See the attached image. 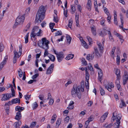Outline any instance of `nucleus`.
Masks as SVG:
<instances>
[{
    "label": "nucleus",
    "instance_id": "1",
    "mask_svg": "<svg viewBox=\"0 0 128 128\" xmlns=\"http://www.w3.org/2000/svg\"><path fill=\"white\" fill-rule=\"evenodd\" d=\"M46 11V10L44 6H41L40 7L36 15L35 21V23L40 22L44 19Z\"/></svg>",
    "mask_w": 128,
    "mask_h": 128
},
{
    "label": "nucleus",
    "instance_id": "2",
    "mask_svg": "<svg viewBox=\"0 0 128 128\" xmlns=\"http://www.w3.org/2000/svg\"><path fill=\"white\" fill-rule=\"evenodd\" d=\"M71 95L72 96L76 98L77 96L80 99L81 97V95L80 92V87L77 86L76 85H74L71 90Z\"/></svg>",
    "mask_w": 128,
    "mask_h": 128
},
{
    "label": "nucleus",
    "instance_id": "3",
    "mask_svg": "<svg viewBox=\"0 0 128 128\" xmlns=\"http://www.w3.org/2000/svg\"><path fill=\"white\" fill-rule=\"evenodd\" d=\"M97 44L98 46L100 52H99L98 48L95 47L94 48V52L96 57L97 58H100L102 55L101 54L103 52V47L100 43L98 42H97Z\"/></svg>",
    "mask_w": 128,
    "mask_h": 128
},
{
    "label": "nucleus",
    "instance_id": "4",
    "mask_svg": "<svg viewBox=\"0 0 128 128\" xmlns=\"http://www.w3.org/2000/svg\"><path fill=\"white\" fill-rule=\"evenodd\" d=\"M42 42L41 41H40L38 42V44L40 47L44 49H48L49 48L48 44L49 43V42L47 40L46 38H44L42 39Z\"/></svg>",
    "mask_w": 128,
    "mask_h": 128
},
{
    "label": "nucleus",
    "instance_id": "5",
    "mask_svg": "<svg viewBox=\"0 0 128 128\" xmlns=\"http://www.w3.org/2000/svg\"><path fill=\"white\" fill-rule=\"evenodd\" d=\"M117 112H115L113 114V116L112 117V120L114 121L116 120V122L115 123V124H116V128H118L119 127L120 125V120L121 118L120 116H117Z\"/></svg>",
    "mask_w": 128,
    "mask_h": 128
},
{
    "label": "nucleus",
    "instance_id": "6",
    "mask_svg": "<svg viewBox=\"0 0 128 128\" xmlns=\"http://www.w3.org/2000/svg\"><path fill=\"white\" fill-rule=\"evenodd\" d=\"M25 16V14H23L22 16H19L16 20V22L14 25L17 26L18 24H22L24 20Z\"/></svg>",
    "mask_w": 128,
    "mask_h": 128
},
{
    "label": "nucleus",
    "instance_id": "7",
    "mask_svg": "<svg viewBox=\"0 0 128 128\" xmlns=\"http://www.w3.org/2000/svg\"><path fill=\"white\" fill-rule=\"evenodd\" d=\"M40 30L39 27L38 26L34 27L32 30V31L31 33V37L34 38L36 36V34Z\"/></svg>",
    "mask_w": 128,
    "mask_h": 128
},
{
    "label": "nucleus",
    "instance_id": "8",
    "mask_svg": "<svg viewBox=\"0 0 128 128\" xmlns=\"http://www.w3.org/2000/svg\"><path fill=\"white\" fill-rule=\"evenodd\" d=\"M3 96L2 97L1 100L2 101H6L9 100L10 98H12V94L10 93H7L3 94Z\"/></svg>",
    "mask_w": 128,
    "mask_h": 128
},
{
    "label": "nucleus",
    "instance_id": "9",
    "mask_svg": "<svg viewBox=\"0 0 128 128\" xmlns=\"http://www.w3.org/2000/svg\"><path fill=\"white\" fill-rule=\"evenodd\" d=\"M120 70L118 69H116L115 70V74L117 76V79L116 83L119 82L120 79V78L121 76L120 74Z\"/></svg>",
    "mask_w": 128,
    "mask_h": 128
},
{
    "label": "nucleus",
    "instance_id": "10",
    "mask_svg": "<svg viewBox=\"0 0 128 128\" xmlns=\"http://www.w3.org/2000/svg\"><path fill=\"white\" fill-rule=\"evenodd\" d=\"M19 52L20 53V54L19 55V54H18V53L17 52H16L15 50L14 52V57H16L17 58V56H18V58H19L20 56L22 54V45L21 44L20 46H19Z\"/></svg>",
    "mask_w": 128,
    "mask_h": 128
},
{
    "label": "nucleus",
    "instance_id": "11",
    "mask_svg": "<svg viewBox=\"0 0 128 128\" xmlns=\"http://www.w3.org/2000/svg\"><path fill=\"white\" fill-rule=\"evenodd\" d=\"M54 67V64H51L48 68L46 72V74H50L52 73V72Z\"/></svg>",
    "mask_w": 128,
    "mask_h": 128
},
{
    "label": "nucleus",
    "instance_id": "12",
    "mask_svg": "<svg viewBox=\"0 0 128 128\" xmlns=\"http://www.w3.org/2000/svg\"><path fill=\"white\" fill-rule=\"evenodd\" d=\"M56 57L58 62H61L64 58L63 53L62 52L59 53L56 56Z\"/></svg>",
    "mask_w": 128,
    "mask_h": 128
},
{
    "label": "nucleus",
    "instance_id": "13",
    "mask_svg": "<svg viewBox=\"0 0 128 128\" xmlns=\"http://www.w3.org/2000/svg\"><path fill=\"white\" fill-rule=\"evenodd\" d=\"M8 55H6L5 56L4 60L0 64V70H2L4 66L6 64V61L8 60Z\"/></svg>",
    "mask_w": 128,
    "mask_h": 128
},
{
    "label": "nucleus",
    "instance_id": "14",
    "mask_svg": "<svg viewBox=\"0 0 128 128\" xmlns=\"http://www.w3.org/2000/svg\"><path fill=\"white\" fill-rule=\"evenodd\" d=\"M8 55H6L5 56L4 60L0 64V70H2L4 66L6 64V61L8 60Z\"/></svg>",
    "mask_w": 128,
    "mask_h": 128
},
{
    "label": "nucleus",
    "instance_id": "15",
    "mask_svg": "<svg viewBox=\"0 0 128 128\" xmlns=\"http://www.w3.org/2000/svg\"><path fill=\"white\" fill-rule=\"evenodd\" d=\"M108 113L106 112L104 113L100 118V121L101 122H103L106 119V118L107 116Z\"/></svg>",
    "mask_w": 128,
    "mask_h": 128
},
{
    "label": "nucleus",
    "instance_id": "16",
    "mask_svg": "<svg viewBox=\"0 0 128 128\" xmlns=\"http://www.w3.org/2000/svg\"><path fill=\"white\" fill-rule=\"evenodd\" d=\"M87 8L89 11H90L92 8V3L91 0H88V2L87 4Z\"/></svg>",
    "mask_w": 128,
    "mask_h": 128
},
{
    "label": "nucleus",
    "instance_id": "17",
    "mask_svg": "<svg viewBox=\"0 0 128 128\" xmlns=\"http://www.w3.org/2000/svg\"><path fill=\"white\" fill-rule=\"evenodd\" d=\"M90 28L91 29V32L94 36H96V34L95 26L94 25L91 26Z\"/></svg>",
    "mask_w": 128,
    "mask_h": 128
},
{
    "label": "nucleus",
    "instance_id": "18",
    "mask_svg": "<svg viewBox=\"0 0 128 128\" xmlns=\"http://www.w3.org/2000/svg\"><path fill=\"white\" fill-rule=\"evenodd\" d=\"M22 118V115L21 112H18L16 113L15 118L16 120H19Z\"/></svg>",
    "mask_w": 128,
    "mask_h": 128
},
{
    "label": "nucleus",
    "instance_id": "19",
    "mask_svg": "<svg viewBox=\"0 0 128 128\" xmlns=\"http://www.w3.org/2000/svg\"><path fill=\"white\" fill-rule=\"evenodd\" d=\"M114 24L116 25H118V22L116 18H117V14H116V12L114 10Z\"/></svg>",
    "mask_w": 128,
    "mask_h": 128
},
{
    "label": "nucleus",
    "instance_id": "20",
    "mask_svg": "<svg viewBox=\"0 0 128 128\" xmlns=\"http://www.w3.org/2000/svg\"><path fill=\"white\" fill-rule=\"evenodd\" d=\"M74 104V102L72 100H71L68 106L67 107V108L68 110H71L74 107L73 104Z\"/></svg>",
    "mask_w": 128,
    "mask_h": 128
},
{
    "label": "nucleus",
    "instance_id": "21",
    "mask_svg": "<svg viewBox=\"0 0 128 128\" xmlns=\"http://www.w3.org/2000/svg\"><path fill=\"white\" fill-rule=\"evenodd\" d=\"M12 104H15L17 103H20V100L18 98H16L13 99L11 101Z\"/></svg>",
    "mask_w": 128,
    "mask_h": 128
},
{
    "label": "nucleus",
    "instance_id": "22",
    "mask_svg": "<svg viewBox=\"0 0 128 128\" xmlns=\"http://www.w3.org/2000/svg\"><path fill=\"white\" fill-rule=\"evenodd\" d=\"M120 16L121 22V27L122 29H123V26L124 24V18L123 17V15L121 14H120Z\"/></svg>",
    "mask_w": 128,
    "mask_h": 128
},
{
    "label": "nucleus",
    "instance_id": "23",
    "mask_svg": "<svg viewBox=\"0 0 128 128\" xmlns=\"http://www.w3.org/2000/svg\"><path fill=\"white\" fill-rule=\"evenodd\" d=\"M16 111H18L20 112L23 110L24 108L20 107V106H17L16 107Z\"/></svg>",
    "mask_w": 128,
    "mask_h": 128
},
{
    "label": "nucleus",
    "instance_id": "24",
    "mask_svg": "<svg viewBox=\"0 0 128 128\" xmlns=\"http://www.w3.org/2000/svg\"><path fill=\"white\" fill-rule=\"evenodd\" d=\"M21 124L22 122L20 121H19L18 122H16L14 123V124H15L14 126L15 128H17L18 127L21 125Z\"/></svg>",
    "mask_w": 128,
    "mask_h": 128
},
{
    "label": "nucleus",
    "instance_id": "25",
    "mask_svg": "<svg viewBox=\"0 0 128 128\" xmlns=\"http://www.w3.org/2000/svg\"><path fill=\"white\" fill-rule=\"evenodd\" d=\"M108 31L110 30H107L106 27L104 28L103 30L102 31L103 32V35H104V36L106 35L107 32H108Z\"/></svg>",
    "mask_w": 128,
    "mask_h": 128
},
{
    "label": "nucleus",
    "instance_id": "26",
    "mask_svg": "<svg viewBox=\"0 0 128 128\" xmlns=\"http://www.w3.org/2000/svg\"><path fill=\"white\" fill-rule=\"evenodd\" d=\"M86 82H87L89 80V79L90 74L88 73V72L87 70H86Z\"/></svg>",
    "mask_w": 128,
    "mask_h": 128
},
{
    "label": "nucleus",
    "instance_id": "27",
    "mask_svg": "<svg viewBox=\"0 0 128 128\" xmlns=\"http://www.w3.org/2000/svg\"><path fill=\"white\" fill-rule=\"evenodd\" d=\"M66 39L68 43L70 44L72 40V38L68 34H66Z\"/></svg>",
    "mask_w": 128,
    "mask_h": 128
},
{
    "label": "nucleus",
    "instance_id": "28",
    "mask_svg": "<svg viewBox=\"0 0 128 128\" xmlns=\"http://www.w3.org/2000/svg\"><path fill=\"white\" fill-rule=\"evenodd\" d=\"M10 86L11 87V90L12 92V96H15V92L14 90V88H13L12 85V84H10Z\"/></svg>",
    "mask_w": 128,
    "mask_h": 128
},
{
    "label": "nucleus",
    "instance_id": "29",
    "mask_svg": "<svg viewBox=\"0 0 128 128\" xmlns=\"http://www.w3.org/2000/svg\"><path fill=\"white\" fill-rule=\"evenodd\" d=\"M74 57V55L72 54H70L68 55L66 57V59L67 60H69L72 59Z\"/></svg>",
    "mask_w": 128,
    "mask_h": 128
},
{
    "label": "nucleus",
    "instance_id": "30",
    "mask_svg": "<svg viewBox=\"0 0 128 128\" xmlns=\"http://www.w3.org/2000/svg\"><path fill=\"white\" fill-rule=\"evenodd\" d=\"M108 33L110 40L112 41H114V40L110 32V31H108Z\"/></svg>",
    "mask_w": 128,
    "mask_h": 128
},
{
    "label": "nucleus",
    "instance_id": "31",
    "mask_svg": "<svg viewBox=\"0 0 128 128\" xmlns=\"http://www.w3.org/2000/svg\"><path fill=\"white\" fill-rule=\"evenodd\" d=\"M71 9L70 11L72 14H74L76 10V8L75 6L73 5H71Z\"/></svg>",
    "mask_w": 128,
    "mask_h": 128
},
{
    "label": "nucleus",
    "instance_id": "32",
    "mask_svg": "<svg viewBox=\"0 0 128 128\" xmlns=\"http://www.w3.org/2000/svg\"><path fill=\"white\" fill-rule=\"evenodd\" d=\"M61 122V119L60 118H58L57 120L56 126V128H58Z\"/></svg>",
    "mask_w": 128,
    "mask_h": 128
},
{
    "label": "nucleus",
    "instance_id": "33",
    "mask_svg": "<svg viewBox=\"0 0 128 128\" xmlns=\"http://www.w3.org/2000/svg\"><path fill=\"white\" fill-rule=\"evenodd\" d=\"M80 41L81 42H82V43L83 44V46H84L86 48H88V46L87 45L86 43V42L83 39L81 40L80 39Z\"/></svg>",
    "mask_w": 128,
    "mask_h": 128
},
{
    "label": "nucleus",
    "instance_id": "34",
    "mask_svg": "<svg viewBox=\"0 0 128 128\" xmlns=\"http://www.w3.org/2000/svg\"><path fill=\"white\" fill-rule=\"evenodd\" d=\"M81 86H78L80 87V89L81 90L82 92H83L84 91V82H81L80 84Z\"/></svg>",
    "mask_w": 128,
    "mask_h": 128
},
{
    "label": "nucleus",
    "instance_id": "35",
    "mask_svg": "<svg viewBox=\"0 0 128 128\" xmlns=\"http://www.w3.org/2000/svg\"><path fill=\"white\" fill-rule=\"evenodd\" d=\"M50 60L52 62H54L55 60V57L53 55L50 54L48 56Z\"/></svg>",
    "mask_w": 128,
    "mask_h": 128
},
{
    "label": "nucleus",
    "instance_id": "36",
    "mask_svg": "<svg viewBox=\"0 0 128 128\" xmlns=\"http://www.w3.org/2000/svg\"><path fill=\"white\" fill-rule=\"evenodd\" d=\"M42 31L40 29L36 33V36H42Z\"/></svg>",
    "mask_w": 128,
    "mask_h": 128
},
{
    "label": "nucleus",
    "instance_id": "37",
    "mask_svg": "<svg viewBox=\"0 0 128 128\" xmlns=\"http://www.w3.org/2000/svg\"><path fill=\"white\" fill-rule=\"evenodd\" d=\"M113 126V124L112 123H110L107 125V124H106L104 125V127H106V128H111Z\"/></svg>",
    "mask_w": 128,
    "mask_h": 128
},
{
    "label": "nucleus",
    "instance_id": "38",
    "mask_svg": "<svg viewBox=\"0 0 128 128\" xmlns=\"http://www.w3.org/2000/svg\"><path fill=\"white\" fill-rule=\"evenodd\" d=\"M115 35H116L119 38L120 40V41H122V43L123 42L124 40H123V37L120 35V34H115Z\"/></svg>",
    "mask_w": 128,
    "mask_h": 128
},
{
    "label": "nucleus",
    "instance_id": "39",
    "mask_svg": "<svg viewBox=\"0 0 128 128\" xmlns=\"http://www.w3.org/2000/svg\"><path fill=\"white\" fill-rule=\"evenodd\" d=\"M103 8H104V12H105L106 14L107 15V16L110 15V13L109 12L107 8L105 7H104V6H103Z\"/></svg>",
    "mask_w": 128,
    "mask_h": 128
},
{
    "label": "nucleus",
    "instance_id": "40",
    "mask_svg": "<svg viewBox=\"0 0 128 128\" xmlns=\"http://www.w3.org/2000/svg\"><path fill=\"white\" fill-rule=\"evenodd\" d=\"M100 90L101 95L103 96L105 94V92L104 90L101 87H100Z\"/></svg>",
    "mask_w": 128,
    "mask_h": 128
},
{
    "label": "nucleus",
    "instance_id": "41",
    "mask_svg": "<svg viewBox=\"0 0 128 128\" xmlns=\"http://www.w3.org/2000/svg\"><path fill=\"white\" fill-rule=\"evenodd\" d=\"M82 63L84 66H86L87 65V62L84 58H82Z\"/></svg>",
    "mask_w": 128,
    "mask_h": 128
},
{
    "label": "nucleus",
    "instance_id": "42",
    "mask_svg": "<svg viewBox=\"0 0 128 128\" xmlns=\"http://www.w3.org/2000/svg\"><path fill=\"white\" fill-rule=\"evenodd\" d=\"M94 118V116L93 115H91L88 118V120L90 122L92 121Z\"/></svg>",
    "mask_w": 128,
    "mask_h": 128
},
{
    "label": "nucleus",
    "instance_id": "43",
    "mask_svg": "<svg viewBox=\"0 0 128 128\" xmlns=\"http://www.w3.org/2000/svg\"><path fill=\"white\" fill-rule=\"evenodd\" d=\"M29 33H28L25 36L24 38L25 39V43L26 44L28 42V37Z\"/></svg>",
    "mask_w": 128,
    "mask_h": 128
},
{
    "label": "nucleus",
    "instance_id": "44",
    "mask_svg": "<svg viewBox=\"0 0 128 128\" xmlns=\"http://www.w3.org/2000/svg\"><path fill=\"white\" fill-rule=\"evenodd\" d=\"M32 106L33 110L35 109L38 106V104L36 102H34L32 104Z\"/></svg>",
    "mask_w": 128,
    "mask_h": 128
},
{
    "label": "nucleus",
    "instance_id": "45",
    "mask_svg": "<svg viewBox=\"0 0 128 128\" xmlns=\"http://www.w3.org/2000/svg\"><path fill=\"white\" fill-rule=\"evenodd\" d=\"M72 22L73 21L72 20V19H70L68 21V26L69 28H71Z\"/></svg>",
    "mask_w": 128,
    "mask_h": 128
},
{
    "label": "nucleus",
    "instance_id": "46",
    "mask_svg": "<svg viewBox=\"0 0 128 128\" xmlns=\"http://www.w3.org/2000/svg\"><path fill=\"white\" fill-rule=\"evenodd\" d=\"M55 36H60L62 35V33L61 31L59 30L57 31V32L55 34Z\"/></svg>",
    "mask_w": 128,
    "mask_h": 128
},
{
    "label": "nucleus",
    "instance_id": "47",
    "mask_svg": "<svg viewBox=\"0 0 128 128\" xmlns=\"http://www.w3.org/2000/svg\"><path fill=\"white\" fill-rule=\"evenodd\" d=\"M125 74L123 78V79H125L126 80H128V74H127V72H125L124 73Z\"/></svg>",
    "mask_w": 128,
    "mask_h": 128
},
{
    "label": "nucleus",
    "instance_id": "48",
    "mask_svg": "<svg viewBox=\"0 0 128 128\" xmlns=\"http://www.w3.org/2000/svg\"><path fill=\"white\" fill-rule=\"evenodd\" d=\"M0 52H1L3 51L4 49V46L3 44L1 43H0Z\"/></svg>",
    "mask_w": 128,
    "mask_h": 128
},
{
    "label": "nucleus",
    "instance_id": "49",
    "mask_svg": "<svg viewBox=\"0 0 128 128\" xmlns=\"http://www.w3.org/2000/svg\"><path fill=\"white\" fill-rule=\"evenodd\" d=\"M98 74V80L99 81L101 82L102 80V78L103 76V74Z\"/></svg>",
    "mask_w": 128,
    "mask_h": 128
},
{
    "label": "nucleus",
    "instance_id": "50",
    "mask_svg": "<svg viewBox=\"0 0 128 128\" xmlns=\"http://www.w3.org/2000/svg\"><path fill=\"white\" fill-rule=\"evenodd\" d=\"M55 25V24L54 23H50V29L51 30L52 29Z\"/></svg>",
    "mask_w": 128,
    "mask_h": 128
},
{
    "label": "nucleus",
    "instance_id": "51",
    "mask_svg": "<svg viewBox=\"0 0 128 128\" xmlns=\"http://www.w3.org/2000/svg\"><path fill=\"white\" fill-rule=\"evenodd\" d=\"M45 50L44 54V57H45L46 56L48 55V51L47 50L48 49H44Z\"/></svg>",
    "mask_w": 128,
    "mask_h": 128
},
{
    "label": "nucleus",
    "instance_id": "52",
    "mask_svg": "<svg viewBox=\"0 0 128 128\" xmlns=\"http://www.w3.org/2000/svg\"><path fill=\"white\" fill-rule=\"evenodd\" d=\"M120 58L119 56H117L116 58V63L117 64L119 65L120 64Z\"/></svg>",
    "mask_w": 128,
    "mask_h": 128
},
{
    "label": "nucleus",
    "instance_id": "53",
    "mask_svg": "<svg viewBox=\"0 0 128 128\" xmlns=\"http://www.w3.org/2000/svg\"><path fill=\"white\" fill-rule=\"evenodd\" d=\"M69 119V117L68 116H67L66 117L64 120V122H65L66 123H67L68 122Z\"/></svg>",
    "mask_w": 128,
    "mask_h": 128
},
{
    "label": "nucleus",
    "instance_id": "54",
    "mask_svg": "<svg viewBox=\"0 0 128 128\" xmlns=\"http://www.w3.org/2000/svg\"><path fill=\"white\" fill-rule=\"evenodd\" d=\"M30 95H29L28 94H27L25 95L24 96V97L26 100H28L30 98Z\"/></svg>",
    "mask_w": 128,
    "mask_h": 128
},
{
    "label": "nucleus",
    "instance_id": "55",
    "mask_svg": "<svg viewBox=\"0 0 128 128\" xmlns=\"http://www.w3.org/2000/svg\"><path fill=\"white\" fill-rule=\"evenodd\" d=\"M36 122H34L31 123L30 124V127L32 128L35 126L36 124Z\"/></svg>",
    "mask_w": 128,
    "mask_h": 128
},
{
    "label": "nucleus",
    "instance_id": "56",
    "mask_svg": "<svg viewBox=\"0 0 128 128\" xmlns=\"http://www.w3.org/2000/svg\"><path fill=\"white\" fill-rule=\"evenodd\" d=\"M54 20L56 23L58 22V18L54 16Z\"/></svg>",
    "mask_w": 128,
    "mask_h": 128
},
{
    "label": "nucleus",
    "instance_id": "57",
    "mask_svg": "<svg viewBox=\"0 0 128 128\" xmlns=\"http://www.w3.org/2000/svg\"><path fill=\"white\" fill-rule=\"evenodd\" d=\"M54 102V100L53 99L51 98L48 104L50 105H52Z\"/></svg>",
    "mask_w": 128,
    "mask_h": 128
},
{
    "label": "nucleus",
    "instance_id": "58",
    "mask_svg": "<svg viewBox=\"0 0 128 128\" xmlns=\"http://www.w3.org/2000/svg\"><path fill=\"white\" fill-rule=\"evenodd\" d=\"M119 82L117 83H115V84H116V86L117 87L118 90L120 91L121 90V89L120 88V84H119Z\"/></svg>",
    "mask_w": 128,
    "mask_h": 128
},
{
    "label": "nucleus",
    "instance_id": "59",
    "mask_svg": "<svg viewBox=\"0 0 128 128\" xmlns=\"http://www.w3.org/2000/svg\"><path fill=\"white\" fill-rule=\"evenodd\" d=\"M87 38L90 44H91V42H92V40L91 38L89 36H88L87 37Z\"/></svg>",
    "mask_w": 128,
    "mask_h": 128
},
{
    "label": "nucleus",
    "instance_id": "60",
    "mask_svg": "<svg viewBox=\"0 0 128 128\" xmlns=\"http://www.w3.org/2000/svg\"><path fill=\"white\" fill-rule=\"evenodd\" d=\"M38 74H36L35 75L32 76V79H34L36 78L38 76Z\"/></svg>",
    "mask_w": 128,
    "mask_h": 128
},
{
    "label": "nucleus",
    "instance_id": "61",
    "mask_svg": "<svg viewBox=\"0 0 128 128\" xmlns=\"http://www.w3.org/2000/svg\"><path fill=\"white\" fill-rule=\"evenodd\" d=\"M46 23L45 21H44L41 24V25L42 28H44L46 25Z\"/></svg>",
    "mask_w": 128,
    "mask_h": 128
},
{
    "label": "nucleus",
    "instance_id": "62",
    "mask_svg": "<svg viewBox=\"0 0 128 128\" xmlns=\"http://www.w3.org/2000/svg\"><path fill=\"white\" fill-rule=\"evenodd\" d=\"M39 98L40 99L42 100H43L44 98V96L43 95H39Z\"/></svg>",
    "mask_w": 128,
    "mask_h": 128
},
{
    "label": "nucleus",
    "instance_id": "63",
    "mask_svg": "<svg viewBox=\"0 0 128 128\" xmlns=\"http://www.w3.org/2000/svg\"><path fill=\"white\" fill-rule=\"evenodd\" d=\"M94 53H93V54L91 55L90 54V61H91L92 60H93L94 58Z\"/></svg>",
    "mask_w": 128,
    "mask_h": 128
},
{
    "label": "nucleus",
    "instance_id": "64",
    "mask_svg": "<svg viewBox=\"0 0 128 128\" xmlns=\"http://www.w3.org/2000/svg\"><path fill=\"white\" fill-rule=\"evenodd\" d=\"M85 86L86 88L88 89L89 87L88 80L87 82H85Z\"/></svg>",
    "mask_w": 128,
    "mask_h": 128
}]
</instances>
